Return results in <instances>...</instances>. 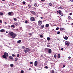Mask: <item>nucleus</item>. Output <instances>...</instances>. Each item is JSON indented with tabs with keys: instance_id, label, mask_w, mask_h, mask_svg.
I'll return each instance as SVG.
<instances>
[{
	"instance_id": "nucleus-1",
	"label": "nucleus",
	"mask_w": 73,
	"mask_h": 73,
	"mask_svg": "<svg viewBox=\"0 0 73 73\" xmlns=\"http://www.w3.org/2000/svg\"><path fill=\"white\" fill-rule=\"evenodd\" d=\"M8 36H12V38H15L16 37V36H17L16 34L14 33L13 32H9L8 34Z\"/></svg>"
},
{
	"instance_id": "nucleus-2",
	"label": "nucleus",
	"mask_w": 73,
	"mask_h": 73,
	"mask_svg": "<svg viewBox=\"0 0 73 73\" xmlns=\"http://www.w3.org/2000/svg\"><path fill=\"white\" fill-rule=\"evenodd\" d=\"M8 54L7 52H5L4 53V55L2 56V57L3 58H5V59H7V57H8Z\"/></svg>"
},
{
	"instance_id": "nucleus-3",
	"label": "nucleus",
	"mask_w": 73,
	"mask_h": 73,
	"mask_svg": "<svg viewBox=\"0 0 73 73\" xmlns=\"http://www.w3.org/2000/svg\"><path fill=\"white\" fill-rule=\"evenodd\" d=\"M27 52H30V49L28 48H26V50H25L24 52L25 53H27Z\"/></svg>"
},
{
	"instance_id": "nucleus-4",
	"label": "nucleus",
	"mask_w": 73,
	"mask_h": 73,
	"mask_svg": "<svg viewBox=\"0 0 73 73\" xmlns=\"http://www.w3.org/2000/svg\"><path fill=\"white\" fill-rule=\"evenodd\" d=\"M70 44V42L68 41H66L65 42V45L67 46H69Z\"/></svg>"
},
{
	"instance_id": "nucleus-5",
	"label": "nucleus",
	"mask_w": 73,
	"mask_h": 73,
	"mask_svg": "<svg viewBox=\"0 0 73 73\" xmlns=\"http://www.w3.org/2000/svg\"><path fill=\"white\" fill-rule=\"evenodd\" d=\"M8 14L10 16H13V13H12V12H9Z\"/></svg>"
},
{
	"instance_id": "nucleus-6",
	"label": "nucleus",
	"mask_w": 73,
	"mask_h": 73,
	"mask_svg": "<svg viewBox=\"0 0 73 73\" xmlns=\"http://www.w3.org/2000/svg\"><path fill=\"white\" fill-rule=\"evenodd\" d=\"M35 18L33 17H31L30 18V20L32 21H35Z\"/></svg>"
},
{
	"instance_id": "nucleus-7",
	"label": "nucleus",
	"mask_w": 73,
	"mask_h": 73,
	"mask_svg": "<svg viewBox=\"0 0 73 73\" xmlns=\"http://www.w3.org/2000/svg\"><path fill=\"white\" fill-rule=\"evenodd\" d=\"M42 24V21H38V25L39 26L41 25Z\"/></svg>"
},
{
	"instance_id": "nucleus-8",
	"label": "nucleus",
	"mask_w": 73,
	"mask_h": 73,
	"mask_svg": "<svg viewBox=\"0 0 73 73\" xmlns=\"http://www.w3.org/2000/svg\"><path fill=\"white\" fill-rule=\"evenodd\" d=\"M38 64V62H37V61H35L34 63V65L35 66H36L37 65V64Z\"/></svg>"
},
{
	"instance_id": "nucleus-9",
	"label": "nucleus",
	"mask_w": 73,
	"mask_h": 73,
	"mask_svg": "<svg viewBox=\"0 0 73 73\" xmlns=\"http://www.w3.org/2000/svg\"><path fill=\"white\" fill-rule=\"evenodd\" d=\"M48 53H50V54L51 53H52V50H51V49H48Z\"/></svg>"
},
{
	"instance_id": "nucleus-10",
	"label": "nucleus",
	"mask_w": 73,
	"mask_h": 73,
	"mask_svg": "<svg viewBox=\"0 0 73 73\" xmlns=\"http://www.w3.org/2000/svg\"><path fill=\"white\" fill-rule=\"evenodd\" d=\"M57 12H58V13H59V15H60V14H61V13L62 12V11H61V10L57 11Z\"/></svg>"
},
{
	"instance_id": "nucleus-11",
	"label": "nucleus",
	"mask_w": 73,
	"mask_h": 73,
	"mask_svg": "<svg viewBox=\"0 0 73 73\" xmlns=\"http://www.w3.org/2000/svg\"><path fill=\"white\" fill-rule=\"evenodd\" d=\"M9 58H10V59H11V60H13V58L12 56H10L9 57Z\"/></svg>"
},
{
	"instance_id": "nucleus-12",
	"label": "nucleus",
	"mask_w": 73,
	"mask_h": 73,
	"mask_svg": "<svg viewBox=\"0 0 73 73\" xmlns=\"http://www.w3.org/2000/svg\"><path fill=\"white\" fill-rule=\"evenodd\" d=\"M0 15L1 16H3V15H4V13L2 12H0Z\"/></svg>"
},
{
	"instance_id": "nucleus-13",
	"label": "nucleus",
	"mask_w": 73,
	"mask_h": 73,
	"mask_svg": "<svg viewBox=\"0 0 73 73\" xmlns=\"http://www.w3.org/2000/svg\"><path fill=\"white\" fill-rule=\"evenodd\" d=\"M21 40H19L17 41V42L18 44H20L21 42Z\"/></svg>"
},
{
	"instance_id": "nucleus-14",
	"label": "nucleus",
	"mask_w": 73,
	"mask_h": 73,
	"mask_svg": "<svg viewBox=\"0 0 73 73\" xmlns=\"http://www.w3.org/2000/svg\"><path fill=\"white\" fill-rule=\"evenodd\" d=\"M18 60H19V58H16L15 60V61H17Z\"/></svg>"
},
{
	"instance_id": "nucleus-15",
	"label": "nucleus",
	"mask_w": 73,
	"mask_h": 73,
	"mask_svg": "<svg viewBox=\"0 0 73 73\" xmlns=\"http://www.w3.org/2000/svg\"><path fill=\"white\" fill-rule=\"evenodd\" d=\"M49 24H47L46 25L45 27H46V28H47V27H49Z\"/></svg>"
},
{
	"instance_id": "nucleus-16",
	"label": "nucleus",
	"mask_w": 73,
	"mask_h": 73,
	"mask_svg": "<svg viewBox=\"0 0 73 73\" xmlns=\"http://www.w3.org/2000/svg\"><path fill=\"white\" fill-rule=\"evenodd\" d=\"M1 32H4V29H2L0 30Z\"/></svg>"
},
{
	"instance_id": "nucleus-17",
	"label": "nucleus",
	"mask_w": 73,
	"mask_h": 73,
	"mask_svg": "<svg viewBox=\"0 0 73 73\" xmlns=\"http://www.w3.org/2000/svg\"><path fill=\"white\" fill-rule=\"evenodd\" d=\"M64 38L65 40H68V37L67 36H65Z\"/></svg>"
},
{
	"instance_id": "nucleus-18",
	"label": "nucleus",
	"mask_w": 73,
	"mask_h": 73,
	"mask_svg": "<svg viewBox=\"0 0 73 73\" xmlns=\"http://www.w3.org/2000/svg\"><path fill=\"white\" fill-rule=\"evenodd\" d=\"M10 66L11 68H13V64H11L10 65Z\"/></svg>"
},
{
	"instance_id": "nucleus-19",
	"label": "nucleus",
	"mask_w": 73,
	"mask_h": 73,
	"mask_svg": "<svg viewBox=\"0 0 73 73\" xmlns=\"http://www.w3.org/2000/svg\"><path fill=\"white\" fill-rule=\"evenodd\" d=\"M15 24L16 26H18V23L17 22L15 23Z\"/></svg>"
},
{
	"instance_id": "nucleus-20",
	"label": "nucleus",
	"mask_w": 73,
	"mask_h": 73,
	"mask_svg": "<svg viewBox=\"0 0 73 73\" xmlns=\"http://www.w3.org/2000/svg\"><path fill=\"white\" fill-rule=\"evenodd\" d=\"M64 28H62L60 29V31H64Z\"/></svg>"
},
{
	"instance_id": "nucleus-21",
	"label": "nucleus",
	"mask_w": 73,
	"mask_h": 73,
	"mask_svg": "<svg viewBox=\"0 0 73 73\" xmlns=\"http://www.w3.org/2000/svg\"><path fill=\"white\" fill-rule=\"evenodd\" d=\"M60 57H61V56L60 55V54H58V58H60Z\"/></svg>"
},
{
	"instance_id": "nucleus-22",
	"label": "nucleus",
	"mask_w": 73,
	"mask_h": 73,
	"mask_svg": "<svg viewBox=\"0 0 73 73\" xmlns=\"http://www.w3.org/2000/svg\"><path fill=\"white\" fill-rule=\"evenodd\" d=\"M47 40H48V41H49V40H50V38L49 37H47Z\"/></svg>"
},
{
	"instance_id": "nucleus-23",
	"label": "nucleus",
	"mask_w": 73,
	"mask_h": 73,
	"mask_svg": "<svg viewBox=\"0 0 73 73\" xmlns=\"http://www.w3.org/2000/svg\"><path fill=\"white\" fill-rule=\"evenodd\" d=\"M28 8H31V5H29L28 6Z\"/></svg>"
},
{
	"instance_id": "nucleus-24",
	"label": "nucleus",
	"mask_w": 73,
	"mask_h": 73,
	"mask_svg": "<svg viewBox=\"0 0 73 73\" xmlns=\"http://www.w3.org/2000/svg\"><path fill=\"white\" fill-rule=\"evenodd\" d=\"M60 16H64V14L62 12L60 14Z\"/></svg>"
},
{
	"instance_id": "nucleus-25",
	"label": "nucleus",
	"mask_w": 73,
	"mask_h": 73,
	"mask_svg": "<svg viewBox=\"0 0 73 73\" xmlns=\"http://www.w3.org/2000/svg\"><path fill=\"white\" fill-rule=\"evenodd\" d=\"M68 18L69 19H72V17H71L70 16H69L68 17Z\"/></svg>"
},
{
	"instance_id": "nucleus-26",
	"label": "nucleus",
	"mask_w": 73,
	"mask_h": 73,
	"mask_svg": "<svg viewBox=\"0 0 73 73\" xmlns=\"http://www.w3.org/2000/svg\"><path fill=\"white\" fill-rule=\"evenodd\" d=\"M31 13H33V14L35 13V12L33 11H31Z\"/></svg>"
},
{
	"instance_id": "nucleus-27",
	"label": "nucleus",
	"mask_w": 73,
	"mask_h": 73,
	"mask_svg": "<svg viewBox=\"0 0 73 73\" xmlns=\"http://www.w3.org/2000/svg\"><path fill=\"white\" fill-rule=\"evenodd\" d=\"M13 20H14V21H16L17 20V19H16V18H14L13 19Z\"/></svg>"
},
{
	"instance_id": "nucleus-28",
	"label": "nucleus",
	"mask_w": 73,
	"mask_h": 73,
	"mask_svg": "<svg viewBox=\"0 0 73 73\" xmlns=\"http://www.w3.org/2000/svg\"><path fill=\"white\" fill-rule=\"evenodd\" d=\"M41 27L42 28H44V25H42L41 26Z\"/></svg>"
},
{
	"instance_id": "nucleus-29",
	"label": "nucleus",
	"mask_w": 73,
	"mask_h": 73,
	"mask_svg": "<svg viewBox=\"0 0 73 73\" xmlns=\"http://www.w3.org/2000/svg\"><path fill=\"white\" fill-rule=\"evenodd\" d=\"M11 27H12L13 28H15V25H13L11 26Z\"/></svg>"
},
{
	"instance_id": "nucleus-30",
	"label": "nucleus",
	"mask_w": 73,
	"mask_h": 73,
	"mask_svg": "<svg viewBox=\"0 0 73 73\" xmlns=\"http://www.w3.org/2000/svg\"><path fill=\"white\" fill-rule=\"evenodd\" d=\"M34 7H36L37 6V4L36 3H35L34 4Z\"/></svg>"
},
{
	"instance_id": "nucleus-31",
	"label": "nucleus",
	"mask_w": 73,
	"mask_h": 73,
	"mask_svg": "<svg viewBox=\"0 0 73 73\" xmlns=\"http://www.w3.org/2000/svg\"><path fill=\"white\" fill-rule=\"evenodd\" d=\"M54 57L55 58H56V54H55L54 55Z\"/></svg>"
},
{
	"instance_id": "nucleus-32",
	"label": "nucleus",
	"mask_w": 73,
	"mask_h": 73,
	"mask_svg": "<svg viewBox=\"0 0 73 73\" xmlns=\"http://www.w3.org/2000/svg\"><path fill=\"white\" fill-rule=\"evenodd\" d=\"M58 9H62V8L60 7H58Z\"/></svg>"
},
{
	"instance_id": "nucleus-33",
	"label": "nucleus",
	"mask_w": 73,
	"mask_h": 73,
	"mask_svg": "<svg viewBox=\"0 0 73 73\" xmlns=\"http://www.w3.org/2000/svg\"><path fill=\"white\" fill-rule=\"evenodd\" d=\"M49 5L50 6H52V4L51 3H50L49 4Z\"/></svg>"
},
{
	"instance_id": "nucleus-34",
	"label": "nucleus",
	"mask_w": 73,
	"mask_h": 73,
	"mask_svg": "<svg viewBox=\"0 0 73 73\" xmlns=\"http://www.w3.org/2000/svg\"><path fill=\"white\" fill-rule=\"evenodd\" d=\"M28 21H25V23L26 24H27V23H28Z\"/></svg>"
},
{
	"instance_id": "nucleus-35",
	"label": "nucleus",
	"mask_w": 73,
	"mask_h": 73,
	"mask_svg": "<svg viewBox=\"0 0 73 73\" xmlns=\"http://www.w3.org/2000/svg\"><path fill=\"white\" fill-rule=\"evenodd\" d=\"M40 37H41V38H42L43 37V36H42V35H40Z\"/></svg>"
},
{
	"instance_id": "nucleus-36",
	"label": "nucleus",
	"mask_w": 73,
	"mask_h": 73,
	"mask_svg": "<svg viewBox=\"0 0 73 73\" xmlns=\"http://www.w3.org/2000/svg\"><path fill=\"white\" fill-rule=\"evenodd\" d=\"M47 47H50V45L49 44H47Z\"/></svg>"
},
{
	"instance_id": "nucleus-37",
	"label": "nucleus",
	"mask_w": 73,
	"mask_h": 73,
	"mask_svg": "<svg viewBox=\"0 0 73 73\" xmlns=\"http://www.w3.org/2000/svg\"><path fill=\"white\" fill-rule=\"evenodd\" d=\"M56 30H58L59 29V28L58 27H57L56 28Z\"/></svg>"
},
{
	"instance_id": "nucleus-38",
	"label": "nucleus",
	"mask_w": 73,
	"mask_h": 73,
	"mask_svg": "<svg viewBox=\"0 0 73 73\" xmlns=\"http://www.w3.org/2000/svg\"><path fill=\"white\" fill-rule=\"evenodd\" d=\"M21 73H24V71L23 70H21Z\"/></svg>"
},
{
	"instance_id": "nucleus-39",
	"label": "nucleus",
	"mask_w": 73,
	"mask_h": 73,
	"mask_svg": "<svg viewBox=\"0 0 73 73\" xmlns=\"http://www.w3.org/2000/svg\"><path fill=\"white\" fill-rule=\"evenodd\" d=\"M29 36H32V34L31 33H29Z\"/></svg>"
},
{
	"instance_id": "nucleus-40",
	"label": "nucleus",
	"mask_w": 73,
	"mask_h": 73,
	"mask_svg": "<svg viewBox=\"0 0 73 73\" xmlns=\"http://www.w3.org/2000/svg\"><path fill=\"white\" fill-rule=\"evenodd\" d=\"M51 73H54V71L53 70H52Z\"/></svg>"
},
{
	"instance_id": "nucleus-41",
	"label": "nucleus",
	"mask_w": 73,
	"mask_h": 73,
	"mask_svg": "<svg viewBox=\"0 0 73 73\" xmlns=\"http://www.w3.org/2000/svg\"><path fill=\"white\" fill-rule=\"evenodd\" d=\"M19 56H20V55L19 54H17V56L18 57H19Z\"/></svg>"
},
{
	"instance_id": "nucleus-42",
	"label": "nucleus",
	"mask_w": 73,
	"mask_h": 73,
	"mask_svg": "<svg viewBox=\"0 0 73 73\" xmlns=\"http://www.w3.org/2000/svg\"><path fill=\"white\" fill-rule=\"evenodd\" d=\"M45 69H48V66H46L45 67Z\"/></svg>"
},
{
	"instance_id": "nucleus-43",
	"label": "nucleus",
	"mask_w": 73,
	"mask_h": 73,
	"mask_svg": "<svg viewBox=\"0 0 73 73\" xmlns=\"http://www.w3.org/2000/svg\"><path fill=\"white\" fill-rule=\"evenodd\" d=\"M12 56L13 57H15V54H13L12 55Z\"/></svg>"
},
{
	"instance_id": "nucleus-44",
	"label": "nucleus",
	"mask_w": 73,
	"mask_h": 73,
	"mask_svg": "<svg viewBox=\"0 0 73 73\" xmlns=\"http://www.w3.org/2000/svg\"><path fill=\"white\" fill-rule=\"evenodd\" d=\"M41 1H42V2H44L45 1V0H40Z\"/></svg>"
},
{
	"instance_id": "nucleus-45",
	"label": "nucleus",
	"mask_w": 73,
	"mask_h": 73,
	"mask_svg": "<svg viewBox=\"0 0 73 73\" xmlns=\"http://www.w3.org/2000/svg\"><path fill=\"white\" fill-rule=\"evenodd\" d=\"M57 34H60V31H58V32H57Z\"/></svg>"
},
{
	"instance_id": "nucleus-46",
	"label": "nucleus",
	"mask_w": 73,
	"mask_h": 73,
	"mask_svg": "<svg viewBox=\"0 0 73 73\" xmlns=\"http://www.w3.org/2000/svg\"><path fill=\"white\" fill-rule=\"evenodd\" d=\"M25 47V46H23L22 47V48H23V49H24Z\"/></svg>"
},
{
	"instance_id": "nucleus-47",
	"label": "nucleus",
	"mask_w": 73,
	"mask_h": 73,
	"mask_svg": "<svg viewBox=\"0 0 73 73\" xmlns=\"http://www.w3.org/2000/svg\"><path fill=\"white\" fill-rule=\"evenodd\" d=\"M63 68H65V65H63Z\"/></svg>"
},
{
	"instance_id": "nucleus-48",
	"label": "nucleus",
	"mask_w": 73,
	"mask_h": 73,
	"mask_svg": "<svg viewBox=\"0 0 73 73\" xmlns=\"http://www.w3.org/2000/svg\"><path fill=\"white\" fill-rule=\"evenodd\" d=\"M68 58H69V59H70L71 58V57L70 56H69V57H68Z\"/></svg>"
},
{
	"instance_id": "nucleus-49",
	"label": "nucleus",
	"mask_w": 73,
	"mask_h": 73,
	"mask_svg": "<svg viewBox=\"0 0 73 73\" xmlns=\"http://www.w3.org/2000/svg\"><path fill=\"white\" fill-rule=\"evenodd\" d=\"M23 4H25V1H23Z\"/></svg>"
},
{
	"instance_id": "nucleus-50",
	"label": "nucleus",
	"mask_w": 73,
	"mask_h": 73,
	"mask_svg": "<svg viewBox=\"0 0 73 73\" xmlns=\"http://www.w3.org/2000/svg\"><path fill=\"white\" fill-rule=\"evenodd\" d=\"M72 15V13H70L69 14V15H70V16H71V15Z\"/></svg>"
},
{
	"instance_id": "nucleus-51",
	"label": "nucleus",
	"mask_w": 73,
	"mask_h": 73,
	"mask_svg": "<svg viewBox=\"0 0 73 73\" xmlns=\"http://www.w3.org/2000/svg\"><path fill=\"white\" fill-rule=\"evenodd\" d=\"M0 23H2V21L1 20H0Z\"/></svg>"
},
{
	"instance_id": "nucleus-52",
	"label": "nucleus",
	"mask_w": 73,
	"mask_h": 73,
	"mask_svg": "<svg viewBox=\"0 0 73 73\" xmlns=\"http://www.w3.org/2000/svg\"><path fill=\"white\" fill-rule=\"evenodd\" d=\"M30 64H33V62H30Z\"/></svg>"
},
{
	"instance_id": "nucleus-53",
	"label": "nucleus",
	"mask_w": 73,
	"mask_h": 73,
	"mask_svg": "<svg viewBox=\"0 0 73 73\" xmlns=\"http://www.w3.org/2000/svg\"><path fill=\"white\" fill-rule=\"evenodd\" d=\"M61 50H64V48H62L61 49Z\"/></svg>"
},
{
	"instance_id": "nucleus-54",
	"label": "nucleus",
	"mask_w": 73,
	"mask_h": 73,
	"mask_svg": "<svg viewBox=\"0 0 73 73\" xmlns=\"http://www.w3.org/2000/svg\"><path fill=\"white\" fill-rule=\"evenodd\" d=\"M70 1L71 2H73V0H70Z\"/></svg>"
},
{
	"instance_id": "nucleus-55",
	"label": "nucleus",
	"mask_w": 73,
	"mask_h": 73,
	"mask_svg": "<svg viewBox=\"0 0 73 73\" xmlns=\"http://www.w3.org/2000/svg\"><path fill=\"white\" fill-rule=\"evenodd\" d=\"M43 18L42 17H40V18H41V19H42Z\"/></svg>"
},
{
	"instance_id": "nucleus-56",
	"label": "nucleus",
	"mask_w": 73,
	"mask_h": 73,
	"mask_svg": "<svg viewBox=\"0 0 73 73\" xmlns=\"http://www.w3.org/2000/svg\"><path fill=\"white\" fill-rule=\"evenodd\" d=\"M29 69L30 70H31V68H29Z\"/></svg>"
},
{
	"instance_id": "nucleus-57",
	"label": "nucleus",
	"mask_w": 73,
	"mask_h": 73,
	"mask_svg": "<svg viewBox=\"0 0 73 73\" xmlns=\"http://www.w3.org/2000/svg\"><path fill=\"white\" fill-rule=\"evenodd\" d=\"M6 33H8V31H6Z\"/></svg>"
},
{
	"instance_id": "nucleus-58",
	"label": "nucleus",
	"mask_w": 73,
	"mask_h": 73,
	"mask_svg": "<svg viewBox=\"0 0 73 73\" xmlns=\"http://www.w3.org/2000/svg\"><path fill=\"white\" fill-rule=\"evenodd\" d=\"M58 12H57V15H58Z\"/></svg>"
},
{
	"instance_id": "nucleus-59",
	"label": "nucleus",
	"mask_w": 73,
	"mask_h": 73,
	"mask_svg": "<svg viewBox=\"0 0 73 73\" xmlns=\"http://www.w3.org/2000/svg\"><path fill=\"white\" fill-rule=\"evenodd\" d=\"M5 24H7V23H6V22H5Z\"/></svg>"
},
{
	"instance_id": "nucleus-60",
	"label": "nucleus",
	"mask_w": 73,
	"mask_h": 73,
	"mask_svg": "<svg viewBox=\"0 0 73 73\" xmlns=\"http://www.w3.org/2000/svg\"><path fill=\"white\" fill-rule=\"evenodd\" d=\"M2 1H5V0H2Z\"/></svg>"
},
{
	"instance_id": "nucleus-61",
	"label": "nucleus",
	"mask_w": 73,
	"mask_h": 73,
	"mask_svg": "<svg viewBox=\"0 0 73 73\" xmlns=\"http://www.w3.org/2000/svg\"><path fill=\"white\" fill-rule=\"evenodd\" d=\"M72 25H73V23L72 24Z\"/></svg>"
},
{
	"instance_id": "nucleus-62",
	"label": "nucleus",
	"mask_w": 73,
	"mask_h": 73,
	"mask_svg": "<svg viewBox=\"0 0 73 73\" xmlns=\"http://www.w3.org/2000/svg\"><path fill=\"white\" fill-rule=\"evenodd\" d=\"M55 73H58L57 72H56Z\"/></svg>"
},
{
	"instance_id": "nucleus-63",
	"label": "nucleus",
	"mask_w": 73,
	"mask_h": 73,
	"mask_svg": "<svg viewBox=\"0 0 73 73\" xmlns=\"http://www.w3.org/2000/svg\"><path fill=\"white\" fill-rule=\"evenodd\" d=\"M9 27H10V26L9 25Z\"/></svg>"
},
{
	"instance_id": "nucleus-64",
	"label": "nucleus",
	"mask_w": 73,
	"mask_h": 73,
	"mask_svg": "<svg viewBox=\"0 0 73 73\" xmlns=\"http://www.w3.org/2000/svg\"><path fill=\"white\" fill-rule=\"evenodd\" d=\"M8 73H9V72H8Z\"/></svg>"
}]
</instances>
